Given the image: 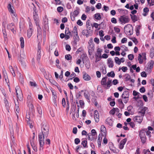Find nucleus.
<instances>
[{
  "instance_id": "obj_1",
  "label": "nucleus",
  "mask_w": 154,
  "mask_h": 154,
  "mask_svg": "<svg viewBox=\"0 0 154 154\" xmlns=\"http://www.w3.org/2000/svg\"><path fill=\"white\" fill-rule=\"evenodd\" d=\"M41 132L38 135L39 144L40 147H42L44 145L45 138H46L49 133V126L48 124L44 122L42 123Z\"/></svg>"
},
{
  "instance_id": "obj_2",
  "label": "nucleus",
  "mask_w": 154,
  "mask_h": 154,
  "mask_svg": "<svg viewBox=\"0 0 154 154\" xmlns=\"http://www.w3.org/2000/svg\"><path fill=\"white\" fill-rule=\"evenodd\" d=\"M81 11L79 7H76L74 11L70 13V17L72 21H74L75 20V17L78 16Z\"/></svg>"
},
{
  "instance_id": "obj_3",
  "label": "nucleus",
  "mask_w": 154,
  "mask_h": 154,
  "mask_svg": "<svg viewBox=\"0 0 154 154\" xmlns=\"http://www.w3.org/2000/svg\"><path fill=\"white\" fill-rule=\"evenodd\" d=\"M32 99L30 95H28L27 97V104L28 106L30 109H31L32 111L34 110V107L32 103Z\"/></svg>"
},
{
  "instance_id": "obj_4",
  "label": "nucleus",
  "mask_w": 154,
  "mask_h": 154,
  "mask_svg": "<svg viewBox=\"0 0 154 154\" xmlns=\"http://www.w3.org/2000/svg\"><path fill=\"white\" fill-rule=\"evenodd\" d=\"M16 91L18 99L20 100L22 99V94L20 87L18 86H16L15 88Z\"/></svg>"
},
{
  "instance_id": "obj_5",
  "label": "nucleus",
  "mask_w": 154,
  "mask_h": 154,
  "mask_svg": "<svg viewBox=\"0 0 154 154\" xmlns=\"http://www.w3.org/2000/svg\"><path fill=\"white\" fill-rule=\"evenodd\" d=\"M130 19L127 16H122L119 18V21L122 24L125 23L129 22Z\"/></svg>"
},
{
  "instance_id": "obj_6",
  "label": "nucleus",
  "mask_w": 154,
  "mask_h": 154,
  "mask_svg": "<svg viewBox=\"0 0 154 154\" xmlns=\"http://www.w3.org/2000/svg\"><path fill=\"white\" fill-rule=\"evenodd\" d=\"M154 64V62L153 60H150L147 63V67L146 71L150 73L151 72V69L153 68Z\"/></svg>"
},
{
  "instance_id": "obj_7",
  "label": "nucleus",
  "mask_w": 154,
  "mask_h": 154,
  "mask_svg": "<svg viewBox=\"0 0 154 154\" xmlns=\"http://www.w3.org/2000/svg\"><path fill=\"white\" fill-rule=\"evenodd\" d=\"M8 29L14 33L16 32V27L14 23H11L8 25Z\"/></svg>"
},
{
  "instance_id": "obj_8",
  "label": "nucleus",
  "mask_w": 154,
  "mask_h": 154,
  "mask_svg": "<svg viewBox=\"0 0 154 154\" xmlns=\"http://www.w3.org/2000/svg\"><path fill=\"white\" fill-rule=\"evenodd\" d=\"M33 17L36 25L37 26H38L37 28L38 31H39L41 29V27L39 26V19L38 16V15L33 16Z\"/></svg>"
},
{
  "instance_id": "obj_9",
  "label": "nucleus",
  "mask_w": 154,
  "mask_h": 154,
  "mask_svg": "<svg viewBox=\"0 0 154 154\" xmlns=\"http://www.w3.org/2000/svg\"><path fill=\"white\" fill-rule=\"evenodd\" d=\"M41 52L42 51L41 50V45L40 43H38V48L37 56V60H39L40 59L41 57Z\"/></svg>"
},
{
  "instance_id": "obj_10",
  "label": "nucleus",
  "mask_w": 154,
  "mask_h": 154,
  "mask_svg": "<svg viewBox=\"0 0 154 154\" xmlns=\"http://www.w3.org/2000/svg\"><path fill=\"white\" fill-rule=\"evenodd\" d=\"M77 31V28L75 26L73 28L72 32L73 35H74V37L75 38V40H78L79 39V38Z\"/></svg>"
},
{
  "instance_id": "obj_11",
  "label": "nucleus",
  "mask_w": 154,
  "mask_h": 154,
  "mask_svg": "<svg viewBox=\"0 0 154 154\" xmlns=\"http://www.w3.org/2000/svg\"><path fill=\"white\" fill-rule=\"evenodd\" d=\"M65 39L66 40H67L70 38V36L71 35V32L69 31V29L68 28H66V30L65 31Z\"/></svg>"
},
{
  "instance_id": "obj_12",
  "label": "nucleus",
  "mask_w": 154,
  "mask_h": 154,
  "mask_svg": "<svg viewBox=\"0 0 154 154\" xmlns=\"http://www.w3.org/2000/svg\"><path fill=\"white\" fill-rule=\"evenodd\" d=\"M94 117L95 122H98L99 120V117L98 112L97 110L94 111Z\"/></svg>"
},
{
  "instance_id": "obj_13",
  "label": "nucleus",
  "mask_w": 154,
  "mask_h": 154,
  "mask_svg": "<svg viewBox=\"0 0 154 154\" xmlns=\"http://www.w3.org/2000/svg\"><path fill=\"white\" fill-rule=\"evenodd\" d=\"M102 52V50L100 48H98L97 49V53L96 54L95 56L96 58H99L101 59V53Z\"/></svg>"
},
{
  "instance_id": "obj_14",
  "label": "nucleus",
  "mask_w": 154,
  "mask_h": 154,
  "mask_svg": "<svg viewBox=\"0 0 154 154\" xmlns=\"http://www.w3.org/2000/svg\"><path fill=\"white\" fill-rule=\"evenodd\" d=\"M127 139L126 138H125L124 139L122 140V141L120 142V143L119 145V148L121 149H122L124 146V145L126 143Z\"/></svg>"
},
{
  "instance_id": "obj_15",
  "label": "nucleus",
  "mask_w": 154,
  "mask_h": 154,
  "mask_svg": "<svg viewBox=\"0 0 154 154\" xmlns=\"http://www.w3.org/2000/svg\"><path fill=\"white\" fill-rule=\"evenodd\" d=\"M107 64L108 67L109 68H112L114 66V63L112 59L109 58L107 59Z\"/></svg>"
},
{
  "instance_id": "obj_16",
  "label": "nucleus",
  "mask_w": 154,
  "mask_h": 154,
  "mask_svg": "<svg viewBox=\"0 0 154 154\" xmlns=\"http://www.w3.org/2000/svg\"><path fill=\"white\" fill-rule=\"evenodd\" d=\"M133 119L134 121L140 123L142 121L143 118L142 117L136 116Z\"/></svg>"
},
{
  "instance_id": "obj_17",
  "label": "nucleus",
  "mask_w": 154,
  "mask_h": 154,
  "mask_svg": "<svg viewBox=\"0 0 154 154\" xmlns=\"http://www.w3.org/2000/svg\"><path fill=\"white\" fill-rule=\"evenodd\" d=\"M112 80L110 79L109 78H108V81L106 83V86H104V87L106 89L109 88L112 85Z\"/></svg>"
},
{
  "instance_id": "obj_18",
  "label": "nucleus",
  "mask_w": 154,
  "mask_h": 154,
  "mask_svg": "<svg viewBox=\"0 0 154 154\" xmlns=\"http://www.w3.org/2000/svg\"><path fill=\"white\" fill-rule=\"evenodd\" d=\"M83 79L86 81H89L91 79V77L87 73L85 72L83 76Z\"/></svg>"
},
{
  "instance_id": "obj_19",
  "label": "nucleus",
  "mask_w": 154,
  "mask_h": 154,
  "mask_svg": "<svg viewBox=\"0 0 154 154\" xmlns=\"http://www.w3.org/2000/svg\"><path fill=\"white\" fill-rule=\"evenodd\" d=\"M88 139L90 140H93L94 139H96L97 138V136H95L92 135L91 133H89L88 134L87 136Z\"/></svg>"
},
{
  "instance_id": "obj_20",
  "label": "nucleus",
  "mask_w": 154,
  "mask_h": 154,
  "mask_svg": "<svg viewBox=\"0 0 154 154\" xmlns=\"http://www.w3.org/2000/svg\"><path fill=\"white\" fill-rule=\"evenodd\" d=\"M108 79V77L107 76H105L104 77H103L102 78L101 82V85H102L104 87V86H106V80Z\"/></svg>"
},
{
  "instance_id": "obj_21",
  "label": "nucleus",
  "mask_w": 154,
  "mask_h": 154,
  "mask_svg": "<svg viewBox=\"0 0 154 154\" xmlns=\"http://www.w3.org/2000/svg\"><path fill=\"white\" fill-rule=\"evenodd\" d=\"M129 93L127 91H125L123 93L121 97H122L129 98Z\"/></svg>"
},
{
  "instance_id": "obj_22",
  "label": "nucleus",
  "mask_w": 154,
  "mask_h": 154,
  "mask_svg": "<svg viewBox=\"0 0 154 154\" xmlns=\"http://www.w3.org/2000/svg\"><path fill=\"white\" fill-rule=\"evenodd\" d=\"M90 29L89 30H83L82 31V34L83 35H85L87 37H88L89 35V32H91V31H90Z\"/></svg>"
},
{
  "instance_id": "obj_23",
  "label": "nucleus",
  "mask_w": 154,
  "mask_h": 154,
  "mask_svg": "<svg viewBox=\"0 0 154 154\" xmlns=\"http://www.w3.org/2000/svg\"><path fill=\"white\" fill-rule=\"evenodd\" d=\"M145 131L144 130H142L139 132V135L140 137H145Z\"/></svg>"
},
{
  "instance_id": "obj_24",
  "label": "nucleus",
  "mask_w": 154,
  "mask_h": 154,
  "mask_svg": "<svg viewBox=\"0 0 154 154\" xmlns=\"http://www.w3.org/2000/svg\"><path fill=\"white\" fill-rule=\"evenodd\" d=\"M118 102L119 104V107L120 108H123L124 107V105L122 99H119L118 100Z\"/></svg>"
},
{
  "instance_id": "obj_25",
  "label": "nucleus",
  "mask_w": 154,
  "mask_h": 154,
  "mask_svg": "<svg viewBox=\"0 0 154 154\" xmlns=\"http://www.w3.org/2000/svg\"><path fill=\"white\" fill-rule=\"evenodd\" d=\"M112 120L110 118H108L106 120L105 123L109 125H111L112 123Z\"/></svg>"
},
{
  "instance_id": "obj_26",
  "label": "nucleus",
  "mask_w": 154,
  "mask_h": 154,
  "mask_svg": "<svg viewBox=\"0 0 154 154\" xmlns=\"http://www.w3.org/2000/svg\"><path fill=\"white\" fill-rule=\"evenodd\" d=\"M130 16H131V19L134 23L136 21H137V17L136 15H132L131 14H130Z\"/></svg>"
},
{
  "instance_id": "obj_27",
  "label": "nucleus",
  "mask_w": 154,
  "mask_h": 154,
  "mask_svg": "<svg viewBox=\"0 0 154 154\" xmlns=\"http://www.w3.org/2000/svg\"><path fill=\"white\" fill-rule=\"evenodd\" d=\"M20 46L21 48H23L24 46V38L23 37H21L20 38Z\"/></svg>"
},
{
  "instance_id": "obj_28",
  "label": "nucleus",
  "mask_w": 154,
  "mask_h": 154,
  "mask_svg": "<svg viewBox=\"0 0 154 154\" xmlns=\"http://www.w3.org/2000/svg\"><path fill=\"white\" fill-rule=\"evenodd\" d=\"M84 95L85 98L87 100L88 102H90V96L89 94L88 93L85 92L84 93Z\"/></svg>"
},
{
  "instance_id": "obj_29",
  "label": "nucleus",
  "mask_w": 154,
  "mask_h": 154,
  "mask_svg": "<svg viewBox=\"0 0 154 154\" xmlns=\"http://www.w3.org/2000/svg\"><path fill=\"white\" fill-rule=\"evenodd\" d=\"M94 18L96 20H99L101 18V16L100 13H97L94 14Z\"/></svg>"
},
{
  "instance_id": "obj_30",
  "label": "nucleus",
  "mask_w": 154,
  "mask_h": 154,
  "mask_svg": "<svg viewBox=\"0 0 154 154\" xmlns=\"http://www.w3.org/2000/svg\"><path fill=\"white\" fill-rule=\"evenodd\" d=\"M51 91L52 93V95L53 96V101L54 102H55L56 101V99L57 98V97L56 94V92L54 91Z\"/></svg>"
},
{
  "instance_id": "obj_31",
  "label": "nucleus",
  "mask_w": 154,
  "mask_h": 154,
  "mask_svg": "<svg viewBox=\"0 0 154 154\" xmlns=\"http://www.w3.org/2000/svg\"><path fill=\"white\" fill-rule=\"evenodd\" d=\"M81 58L83 62H84L85 60L88 59L87 55L85 54H83L81 55Z\"/></svg>"
},
{
  "instance_id": "obj_32",
  "label": "nucleus",
  "mask_w": 154,
  "mask_h": 154,
  "mask_svg": "<svg viewBox=\"0 0 154 154\" xmlns=\"http://www.w3.org/2000/svg\"><path fill=\"white\" fill-rule=\"evenodd\" d=\"M43 21L44 24L45 25H47L48 24V17H47V16L46 15L44 16V17L43 18Z\"/></svg>"
},
{
  "instance_id": "obj_33",
  "label": "nucleus",
  "mask_w": 154,
  "mask_h": 154,
  "mask_svg": "<svg viewBox=\"0 0 154 154\" xmlns=\"http://www.w3.org/2000/svg\"><path fill=\"white\" fill-rule=\"evenodd\" d=\"M8 8L11 14H14V10L11 7V6L10 4L9 3L8 4Z\"/></svg>"
},
{
  "instance_id": "obj_34",
  "label": "nucleus",
  "mask_w": 154,
  "mask_h": 154,
  "mask_svg": "<svg viewBox=\"0 0 154 154\" xmlns=\"http://www.w3.org/2000/svg\"><path fill=\"white\" fill-rule=\"evenodd\" d=\"M32 29L31 28H29V30H28L27 33V36L29 38L31 36L32 34Z\"/></svg>"
},
{
  "instance_id": "obj_35",
  "label": "nucleus",
  "mask_w": 154,
  "mask_h": 154,
  "mask_svg": "<svg viewBox=\"0 0 154 154\" xmlns=\"http://www.w3.org/2000/svg\"><path fill=\"white\" fill-rule=\"evenodd\" d=\"M11 16L13 19V21L14 22H16L17 20V14L14 13V14H11Z\"/></svg>"
},
{
  "instance_id": "obj_36",
  "label": "nucleus",
  "mask_w": 154,
  "mask_h": 154,
  "mask_svg": "<svg viewBox=\"0 0 154 154\" xmlns=\"http://www.w3.org/2000/svg\"><path fill=\"white\" fill-rule=\"evenodd\" d=\"M140 26H137L136 27L135 31L136 35L137 36H138L140 34Z\"/></svg>"
},
{
  "instance_id": "obj_37",
  "label": "nucleus",
  "mask_w": 154,
  "mask_h": 154,
  "mask_svg": "<svg viewBox=\"0 0 154 154\" xmlns=\"http://www.w3.org/2000/svg\"><path fill=\"white\" fill-rule=\"evenodd\" d=\"M147 108L146 107L143 108L141 110L139 111V112L141 114L142 116H143L145 113V112L147 109Z\"/></svg>"
},
{
  "instance_id": "obj_38",
  "label": "nucleus",
  "mask_w": 154,
  "mask_h": 154,
  "mask_svg": "<svg viewBox=\"0 0 154 154\" xmlns=\"http://www.w3.org/2000/svg\"><path fill=\"white\" fill-rule=\"evenodd\" d=\"M94 48L93 44H91L88 47V51H90V52H92L94 51Z\"/></svg>"
},
{
  "instance_id": "obj_39",
  "label": "nucleus",
  "mask_w": 154,
  "mask_h": 154,
  "mask_svg": "<svg viewBox=\"0 0 154 154\" xmlns=\"http://www.w3.org/2000/svg\"><path fill=\"white\" fill-rule=\"evenodd\" d=\"M37 110L38 112V113L40 115L39 116L41 117L42 114V110L41 107L38 106L37 107Z\"/></svg>"
},
{
  "instance_id": "obj_40",
  "label": "nucleus",
  "mask_w": 154,
  "mask_h": 154,
  "mask_svg": "<svg viewBox=\"0 0 154 154\" xmlns=\"http://www.w3.org/2000/svg\"><path fill=\"white\" fill-rule=\"evenodd\" d=\"M107 75L108 77L114 78L115 76V74L113 71H111L110 72L108 73L107 74Z\"/></svg>"
},
{
  "instance_id": "obj_41",
  "label": "nucleus",
  "mask_w": 154,
  "mask_h": 154,
  "mask_svg": "<svg viewBox=\"0 0 154 154\" xmlns=\"http://www.w3.org/2000/svg\"><path fill=\"white\" fill-rule=\"evenodd\" d=\"M142 57V55L140 54H139L138 56V60L139 61V63L140 64H142L143 63V59Z\"/></svg>"
},
{
  "instance_id": "obj_42",
  "label": "nucleus",
  "mask_w": 154,
  "mask_h": 154,
  "mask_svg": "<svg viewBox=\"0 0 154 154\" xmlns=\"http://www.w3.org/2000/svg\"><path fill=\"white\" fill-rule=\"evenodd\" d=\"M100 71L104 74L106 73V68L104 66H102L100 69Z\"/></svg>"
},
{
  "instance_id": "obj_43",
  "label": "nucleus",
  "mask_w": 154,
  "mask_h": 154,
  "mask_svg": "<svg viewBox=\"0 0 154 154\" xmlns=\"http://www.w3.org/2000/svg\"><path fill=\"white\" fill-rule=\"evenodd\" d=\"M101 131L103 132L104 134L106 132V129L104 126L103 125H101L100 127Z\"/></svg>"
},
{
  "instance_id": "obj_44",
  "label": "nucleus",
  "mask_w": 154,
  "mask_h": 154,
  "mask_svg": "<svg viewBox=\"0 0 154 154\" xmlns=\"http://www.w3.org/2000/svg\"><path fill=\"white\" fill-rule=\"evenodd\" d=\"M149 11V10L148 8H145L143 9V12L145 13L143 14V15L144 16H146L147 15V13Z\"/></svg>"
},
{
  "instance_id": "obj_45",
  "label": "nucleus",
  "mask_w": 154,
  "mask_h": 154,
  "mask_svg": "<svg viewBox=\"0 0 154 154\" xmlns=\"http://www.w3.org/2000/svg\"><path fill=\"white\" fill-rule=\"evenodd\" d=\"M87 142L86 140H83L82 141V144L85 148H87L88 147L87 145Z\"/></svg>"
},
{
  "instance_id": "obj_46",
  "label": "nucleus",
  "mask_w": 154,
  "mask_h": 154,
  "mask_svg": "<svg viewBox=\"0 0 154 154\" xmlns=\"http://www.w3.org/2000/svg\"><path fill=\"white\" fill-rule=\"evenodd\" d=\"M125 79L126 81H129L131 79V76L128 74H125L124 75Z\"/></svg>"
},
{
  "instance_id": "obj_47",
  "label": "nucleus",
  "mask_w": 154,
  "mask_h": 154,
  "mask_svg": "<svg viewBox=\"0 0 154 154\" xmlns=\"http://www.w3.org/2000/svg\"><path fill=\"white\" fill-rule=\"evenodd\" d=\"M115 60L116 63L120 65L121 64V60L117 57H116L115 58Z\"/></svg>"
},
{
  "instance_id": "obj_48",
  "label": "nucleus",
  "mask_w": 154,
  "mask_h": 154,
  "mask_svg": "<svg viewBox=\"0 0 154 154\" xmlns=\"http://www.w3.org/2000/svg\"><path fill=\"white\" fill-rule=\"evenodd\" d=\"M4 103L5 104V107L7 109H8L9 106V104L6 98L4 99Z\"/></svg>"
},
{
  "instance_id": "obj_49",
  "label": "nucleus",
  "mask_w": 154,
  "mask_h": 154,
  "mask_svg": "<svg viewBox=\"0 0 154 154\" xmlns=\"http://www.w3.org/2000/svg\"><path fill=\"white\" fill-rule=\"evenodd\" d=\"M102 137L99 134L98 136V137L97 139V143L100 146L101 145V141L102 140Z\"/></svg>"
},
{
  "instance_id": "obj_50",
  "label": "nucleus",
  "mask_w": 154,
  "mask_h": 154,
  "mask_svg": "<svg viewBox=\"0 0 154 154\" xmlns=\"http://www.w3.org/2000/svg\"><path fill=\"white\" fill-rule=\"evenodd\" d=\"M129 28L130 29H128L127 32L129 34L131 35L133 34L132 30L133 29V27L132 26H131Z\"/></svg>"
},
{
  "instance_id": "obj_51",
  "label": "nucleus",
  "mask_w": 154,
  "mask_h": 154,
  "mask_svg": "<svg viewBox=\"0 0 154 154\" xmlns=\"http://www.w3.org/2000/svg\"><path fill=\"white\" fill-rule=\"evenodd\" d=\"M65 58L68 60H70L72 59L71 56L69 54H66L65 56Z\"/></svg>"
},
{
  "instance_id": "obj_52",
  "label": "nucleus",
  "mask_w": 154,
  "mask_h": 154,
  "mask_svg": "<svg viewBox=\"0 0 154 154\" xmlns=\"http://www.w3.org/2000/svg\"><path fill=\"white\" fill-rule=\"evenodd\" d=\"M122 50L123 51H128V48L124 45H122L121 47Z\"/></svg>"
},
{
  "instance_id": "obj_53",
  "label": "nucleus",
  "mask_w": 154,
  "mask_h": 154,
  "mask_svg": "<svg viewBox=\"0 0 154 154\" xmlns=\"http://www.w3.org/2000/svg\"><path fill=\"white\" fill-rule=\"evenodd\" d=\"M91 134L93 136H97V132L94 129L91 130Z\"/></svg>"
},
{
  "instance_id": "obj_54",
  "label": "nucleus",
  "mask_w": 154,
  "mask_h": 154,
  "mask_svg": "<svg viewBox=\"0 0 154 154\" xmlns=\"http://www.w3.org/2000/svg\"><path fill=\"white\" fill-rule=\"evenodd\" d=\"M29 84L32 86L36 87V84L35 82L30 81L29 82Z\"/></svg>"
},
{
  "instance_id": "obj_55",
  "label": "nucleus",
  "mask_w": 154,
  "mask_h": 154,
  "mask_svg": "<svg viewBox=\"0 0 154 154\" xmlns=\"http://www.w3.org/2000/svg\"><path fill=\"white\" fill-rule=\"evenodd\" d=\"M63 8L62 7L60 6L57 8V11L59 12H62L63 10Z\"/></svg>"
},
{
  "instance_id": "obj_56",
  "label": "nucleus",
  "mask_w": 154,
  "mask_h": 154,
  "mask_svg": "<svg viewBox=\"0 0 154 154\" xmlns=\"http://www.w3.org/2000/svg\"><path fill=\"white\" fill-rule=\"evenodd\" d=\"M133 95L134 96H139V95H140V94L139 93L134 90L133 91Z\"/></svg>"
},
{
  "instance_id": "obj_57",
  "label": "nucleus",
  "mask_w": 154,
  "mask_h": 154,
  "mask_svg": "<svg viewBox=\"0 0 154 154\" xmlns=\"http://www.w3.org/2000/svg\"><path fill=\"white\" fill-rule=\"evenodd\" d=\"M128 58L130 60H132L134 58V56L133 54H129L128 55Z\"/></svg>"
},
{
  "instance_id": "obj_58",
  "label": "nucleus",
  "mask_w": 154,
  "mask_h": 154,
  "mask_svg": "<svg viewBox=\"0 0 154 154\" xmlns=\"http://www.w3.org/2000/svg\"><path fill=\"white\" fill-rule=\"evenodd\" d=\"M65 48L66 50L69 51H70L71 49L70 46L68 44L66 45Z\"/></svg>"
},
{
  "instance_id": "obj_59",
  "label": "nucleus",
  "mask_w": 154,
  "mask_h": 154,
  "mask_svg": "<svg viewBox=\"0 0 154 154\" xmlns=\"http://www.w3.org/2000/svg\"><path fill=\"white\" fill-rule=\"evenodd\" d=\"M122 100L125 103H126L128 102V98L126 97L125 98L124 97H122Z\"/></svg>"
},
{
  "instance_id": "obj_60",
  "label": "nucleus",
  "mask_w": 154,
  "mask_h": 154,
  "mask_svg": "<svg viewBox=\"0 0 154 154\" xmlns=\"http://www.w3.org/2000/svg\"><path fill=\"white\" fill-rule=\"evenodd\" d=\"M74 141L75 143L77 145L80 142V140L79 138H76L75 139Z\"/></svg>"
},
{
  "instance_id": "obj_61",
  "label": "nucleus",
  "mask_w": 154,
  "mask_h": 154,
  "mask_svg": "<svg viewBox=\"0 0 154 154\" xmlns=\"http://www.w3.org/2000/svg\"><path fill=\"white\" fill-rule=\"evenodd\" d=\"M130 126L132 128H134L135 127V125L134 122H131L128 123Z\"/></svg>"
},
{
  "instance_id": "obj_62",
  "label": "nucleus",
  "mask_w": 154,
  "mask_h": 154,
  "mask_svg": "<svg viewBox=\"0 0 154 154\" xmlns=\"http://www.w3.org/2000/svg\"><path fill=\"white\" fill-rule=\"evenodd\" d=\"M111 22L114 23H117L116 19L114 17H113L111 19Z\"/></svg>"
},
{
  "instance_id": "obj_63",
  "label": "nucleus",
  "mask_w": 154,
  "mask_h": 154,
  "mask_svg": "<svg viewBox=\"0 0 154 154\" xmlns=\"http://www.w3.org/2000/svg\"><path fill=\"white\" fill-rule=\"evenodd\" d=\"M127 39L126 38H123L121 40V42L122 43H126Z\"/></svg>"
},
{
  "instance_id": "obj_64",
  "label": "nucleus",
  "mask_w": 154,
  "mask_h": 154,
  "mask_svg": "<svg viewBox=\"0 0 154 154\" xmlns=\"http://www.w3.org/2000/svg\"><path fill=\"white\" fill-rule=\"evenodd\" d=\"M141 75L142 77H146L147 76L145 72L143 71L141 73Z\"/></svg>"
}]
</instances>
